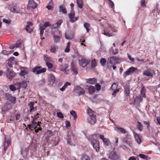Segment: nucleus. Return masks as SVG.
Listing matches in <instances>:
<instances>
[{"instance_id":"nucleus-43","label":"nucleus","mask_w":160,"mask_h":160,"mask_svg":"<svg viewBox=\"0 0 160 160\" xmlns=\"http://www.w3.org/2000/svg\"><path fill=\"white\" fill-rule=\"evenodd\" d=\"M93 137H99L100 138L103 140V142L104 141L105 139L106 138H105L104 137V136L103 135H100L98 134H95L92 135Z\"/></svg>"},{"instance_id":"nucleus-46","label":"nucleus","mask_w":160,"mask_h":160,"mask_svg":"<svg viewBox=\"0 0 160 160\" xmlns=\"http://www.w3.org/2000/svg\"><path fill=\"white\" fill-rule=\"evenodd\" d=\"M50 52L52 53H55L56 48L55 45H53L51 46Z\"/></svg>"},{"instance_id":"nucleus-1","label":"nucleus","mask_w":160,"mask_h":160,"mask_svg":"<svg viewBox=\"0 0 160 160\" xmlns=\"http://www.w3.org/2000/svg\"><path fill=\"white\" fill-rule=\"evenodd\" d=\"M93 137L92 135L90 136L87 138V139L93 146L94 149L97 152H98L99 150V143L98 141L93 139Z\"/></svg>"},{"instance_id":"nucleus-8","label":"nucleus","mask_w":160,"mask_h":160,"mask_svg":"<svg viewBox=\"0 0 160 160\" xmlns=\"http://www.w3.org/2000/svg\"><path fill=\"white\" fill-rule=\"evenodd\" d=\"M68 65L67 64H64V65L60 64L59 66L58 69L61 71L63 72L65 74H68L69 72V70L68 69Z\"/></svg>"},{"instance_id":"nucleus-52","label":"nucleus","mask_w":160,"mask_h":160,"mask_svg":"<svg viewBox=\"0 0 160 160\" xmlns=\"http://www.w3.org/2000/svg\"><path fill=\"white\" fill-rule=\"evenodd\" d=\"M120 147L125 150L127 152H129L130 151V149L129 148L125 145H122Z\"/></svg>"},{"instance_id":"nucleus-50","label":"nucleus","mask_w":160,"mask_h":160,"mask_svg":"<svg viewBox=\"0 0 160 160\" xmlns=\"http://www.w3.org/2000/svg\"><path fill=\"white\" fill-rule=\"evenodd\" d=\"M70 114L73 117L74 119L76 120L77 118V115L75 111L73 110L71 111L70 112Z\"/></svg>"},{"instance_id":"nucleus-12","label":"nucleus","mask_w":160,"mask_h":160,"mask_svg":"<svg viewBox=\"0 0 160 160\" xmlns=\"http://www.w3.org/2000/svg\"><path fill=\"white\" fill-rule=\"evenodd\" d=\"M74 91L79 95H83L85 93L84 90L79 86H77L75 87Z\"/></svg>"},{"instance_id":"nucleus-16","label":"nucleus","mask_w":160,"mask_h":160,"mask_svg":"<svg viewBox=\"0 0 160 160\" xmlns=\"http://www.w3.org/2000/svg\"><path fill=\"white\" fill-rule=\"evenodd\" d=\"M37 4L33 0H29L28 1V7L32 8H36Z\"/></svg>"},{"instance_id":"nucleus-45","label":"nucleus","mask_w":160,"mask_h":160,"mask_svg":"<svg viewBox=\"0 0 160 160\" xmlns=\"http://www.w3.org/2000/svg\"><path fill=\"white\" fill-rule=\"evenodd\" d=\"M34 103L33 102H30L28 104L29 106L30 107V112H31L34 109Z\"/></svg>"},{"instance_id":"nucleus-15","label":"nucleus","mask_w":160,"mask_h":160,"mask_svg":"<svg viewBox=\"0 0 160 160\" xmlns=\"http://www.w3.org/2000/svg\"><path fill=\"white\" fill-rule=\"evenodd\" d=\"M137 68L133 67H131L123 75V77L126 78L127 76L130 74L131 73L135 72Z\"/></svg>"},{"instance_id":"nucleus-10","label":"nucleus","mask_w":160,"mask_h":160,"mask_svg":"<svg viewBox=\"0 0 160 160\" xmlns=\"http://www.w3.org/2000/svg\"><path fill=\"white\" fill-rule=\"evenodd\" d=\"M71 68L72 74L73 75H77L78 74V68L76 66V65L74 61H72L71 64Z\"/></svg>"},{"instance_id":"nucleus-28","label":"nucleus","mask_w":160,"mask_h":160,"mask_svg":"<svg viewBox=\"0 0 160 160\" xmlns=\"http://www.w3.org/2000/svg\"><path fill=\"white\" fill-rule=\"evenodd\" d=\"M59 12H62L64 14L67 13V10L63 5L59 6Z\"/></svg>"},{"instance_id":"nucleus-49","label":"nucleus","mask_w":160,"mask_h":160,"mask_svg":"<svg viewBox=\"0 0 160 160\" xmlns=\"http://www.w3.org/2000/svg\"><path fill=\"white\" fill-rule=\"evenodd\" d=\"M15 86L13 85H10L9 88L11 91H14L16 90L17 87V86Z\"/></svg>"},{"instance_id":"nucleus-11","label":"nucleus","mask_w":160,"mask_h":160,"mask_svg":"<svg viewBox=\"0 0 160 160\" xmlns=\"http://www.w3.org/2000/svg\"><path fill=\"white\" fill-rule=\"evenodd\" d=\"M14 85L17 86V89H20L21 87L25 88L27 86V82L23 80L21 82H17L14 84Z\"/></svg>"},{"instance_id":"nucleus-38","label":"nucleus","mask_w":160,"mask_h":160,"mask_svg":"<svg viewBox=\"0 0 160 160\" xmlns=\"http://www.w3.org/2000/svg\"><path fill=\"white\" fill-rule=\"evenodd\" d=\"M77 3L78 5V7L81 8L83 6V1L82 0H77Z\"/></svg>"},{"instance_id":"nucleus-14","label":"nucleus","mask_w":160,"mask_h":160,"mask_svg":"<svg viewBox=\"0 0 160 160\" xmlns=\"http://www.w3.org/2000/svg\"><path fill=\"white\" fill-rule=\"evenodd\" d=\"M154 73V70L148 69L145 70L143 71V75L146 76L152 77L153 76V73Z\"/></svg>"},{"instance_id":"nucleus-19","label":"nucleus","mask_w":160,"mask_h":160,"mask_svg":"<svg viewBox=\"0 0 160 160\" xmlns=\"http://www.w3.org/2000/svg\"><path fill=\"white\" fill-rule=\"evenodd\" d=\"M86 81L87 83L91 84H94L97 82L96 79L95 78L86 79Z\"/></svg>"},{"instance_id":"nucleus-3","label":"nucleus","mask_w":160,"mask_h":160,"mask_svg":"<svg viewBox=\"0 0 160 160\" xmlns=\"http://www.w3.org/2000/svg\"><path fill=\"white\" fill-rule=\"evenodd\" d=\"M120 157V154L113 150L108 154V158L112 160H117Z\"/></svg>"},{"instance_id":"nucleus-34","label":"nucleus","mask_w":160,"mask_h":160,"mask_svg":"<svg viewBox=\"0 0 160 160\" xmlns=\"http://www.w3.org/2000/svg\"><path fill=\"white\" fill-rule=\"evenodd\" d=\"M141 96H142V98H145L146 97L145 90L144 87L143 86L141 88Z\"/></svg>"},{"instance_id":"nucleus-57","label":"nucleus","mask_w":160,"mask_h":160,"mask_svg":"<svg viewBox=\"0 0 160 160\" xmlns=\"http://www.w3.org/2000/svg\"><path fill=\"white\" fill-rule=\"evenodd\" d=\"M111 50L112 51V54H113L116 55L118 53V50L117 49H116L113 50L112 48H111L109 50V51H110Z\"/></svg>"},{"instance_id":"nucleus-55","label":"nucleus","mask_w":160,"mask_h":160,"mask_svg":"<svg viewBox=\"0 0 160 160\" xmlns=\"http://www.w3.org/2000/svg\"><path fill=\"white\" fill-rule=\"evenodd\" d=\"M87 112L89 116L91 115L92 114H94L93 113V112L90 108H88Z\"/></svg>"},{"instance_id":"nucleus-40","label":"nucleus","mask_w":160,"mask_h":160,"mask_svg":"<svg viewBox=\"0 0 160 160\" xmlns=\"http://www.w3.org/2000/svg\"><path fill=\"white\" fill-rule=\"evenodd\" d=\"M137 123V128L140 131H142L143 129V127L142 124L139 122H138Z\"/></svg>"},{"instance_id":"nucleus-58","label":"nucleus","mask_w":160,"mask_h":160,"mask_svg":"<svg viewBox=\"0 0 160 160\" xmlns=\"http://www.w3.org/2000/svg\"><path fill=\"white\" fill-rule=\"evenodd\" d=\"M65 37L66 39H67L71 40L73 38V35H71L70 36H69L66 33H65Z\"/></svg>"},{"instance_id":"nucleus-62","label":"nucleus","mask_w":160,"mask_h":160,"mask_svg":"<svg viewBox=\"0 0 160 160\" xmlns=\"http://www.w3.org/2000/svg\"><path fill=\"white\" fill-rule=\"evenodd\" d=\"M50 62H51L46 63L47 66L49 68H52L53 67L52 64Z\"/></svg>"},{"instance_id":"nucleus-61","label":"nucleus","mask_w":160,"mask_h":160,"mask_svg":"<svg viewBox=\"0 0 160 160\" xmlns=\"http://www.w3.org/2000/svg\"><path fill=\"white\" fill-rule=\"evenodd\" d=\"M2 53L5 55H8L10 54V52L9 51L3 50L2 51Z\"/></svg>"},{"instance_id":"nucleus-17","label":"nucleus","mask_w":160,"mask_h":160,"mask_svg":"<svg viewBox=\"0 0 160 160\" xmlns=\"http://www.w3.org/2000/svg\"><path fill=\"white\" fill-rule=\"evenodd\" d=\"M6 96L7 99L10 101L13 102V103H15L16 98L15 97L12 96L11 94L7 93L6 94Z\"/></svg>"},{"instance_id":"nucleus-24","label":"nucleus","mask_w":160,"mask_h":160,"mask_svg":"<svg viewBox=\"0 0 160 160\" xmlns=\"http://www.w3.org/2000/svg\"><path fill=\"white\" fill-rule=\"evenodd\" d=\"M52 33L54 42L56 43L59 42L61 38V37L60 36H57L54 33L53 34Z\"/></svg>"},{"instance_id":"nucleus-64","label":"nucleus","mask_w":160,"mask_h":160,"mask_svg":"<svg viewBox=\"0 0 160 160\" xmlns=\"http://www.w3.org/2000/svg\"><path fill=\"white\" fill-rule=\"evenodd\" d=\"M57 116L61 118H63V116L62 113L61 112H58L57 113Z\"/></svg>"},{"instance_id":"nucleus-54","label":"nucleus","mask_w":160,"mask_h":160,"mask_svg":"<svg viewBox=\"0 0 160 160\" xmlns=\"http://www.w3.org/2000/svg\"><path fill=\"white\" fill-rule=\"evenodd\" d=\"M100 62L102 66H104L106 62V60L105 58H103L101 59Z\"/></svg>"},{"instance_id":"nucleus-41","label":"nucleus","mask_w":160,"mask_h":160,"mask_svg":"<svg viewBox=\"0 0 160 160\" xmlns=\"http://www.w3.org/2000/svg\"><path fill=\"white\" fill-rule=\"evenodd\" d=\"M139 156L142 159H145V160H148L150 159L147 155H145L143 154H140L139 155Z\"/></svg>"},{"instance_id":"nucleus-18","label":"nucleus","mask_w":160,"mask_h":160,"mask_svg":"<svg viewBox=\"0 0 160 160\" xmlns=\"http://www.w3.org/2000/svg\"><path fill=\"white\" fill-rule=\"evenodd\" d=\"M62 22V20H58L55 24L52 25L51 28L52 29L58 28L59 27Z\"/></svg>"},{"instance_id":"nucleus-9","label":"nucleus","mask_w":160,"mask_h":160,"mask_svg":"<svg viewBox=\"0 0 160 160\" xmlns=\"http://www.w3.org/2000/svg\"><path fill=\"white\" fill-rule=\"evenodd\" d=\"M78 61L80 66L82 67H85L88 64V61L82 57H79Z\"/></svg>"},{"instance_id":"nucleus-33","label":"nucleus","mask_w":160,"mask_h":160,"mask_svg":"<svg viewBox=\"0 0 160 160\" xmlns=\"http://www.w3.org/2000/svg\"><path fill=\"white\" fill-rule=\"evenodd\" d=\"M11 12L15 13L19 12V10L16 8V6L12 7L10 8Z\"/></svg>"},{"instance_id":"nucleus-60","label":"nucleus","mask_w":160,"mask_h":160,"mask_svg":"<svg viewBox=\"0 0 160 160\" xmlns=\"http://www.w3.org/2000/svg\"><path fill=\"white\" fill-rule=\"evenodd\" d=\"M108 4L110 7L113 8L114 6V4L113 2L111 0H108Z\"/></svg>"},{"instance_id":"nucleus-63","label":"nucleus","mask_w":160,"mask_h":160,"mask_svg":"<svg viewBox=\"0 0 160 160\" xmlns=\"http://www.w3.org/2000/svg\"><path fill=\"white\" fill-rule=\"evenodd\" d=\"M95 87L97 91L100 90L101 88V86L98 83H97L95 85Z\"/></svg>"},{"instance_id":"nucleus-59","label":"nucleus","mask_w":160,"mask_h":160,"mask_svg":"<svg viewBox=\"0 0 160 160\" xmlns=\"http://www.w3.org/2000/svg\"><path fill=\"white\" fill-rule=\"evenodd\" d=\"M96 65V62L95 59L92 60L91 62V67L92 68H94Z\"/></svg>"},{"instance_id":"nucleus-35","label":"nucleus","mask_w":160,"mask_h":160,"mask_svg":"<svg viewBox=\"0 0 160 160\" xmlns=\"http://www.w3.org/2000/svg\"><path fill=\"white\" fill-rule=\"evenodd\" d=\"M44 58L45 61L46 63L51 62V58L48 56L47 55H44Z\"/></svg>"},{"instance_id":"nucleus-37","label":"nucleus","mask_w":160,"mask_h":160,"mask_svg":"<svg viewBox=\"0 0 160 160\" xmlns=\"http://www.w3.org/2000/svg\"><path fill=\"white\" fill-rule=\"evenodd\" d=\"M84 27L87 30V32H88L89 31V28H90V24L87 22H85L84 24Z\"/></svg>"},{"instance_id":"nucleus-21","label":"nucleus","mask_w":160,"mask_h":160,"mask_svg":"<svg viewBox=\"0 0 160 160\" xmlns=\"http://www.w3.org/2000/svg\"><path fill=\"white\" fill-rule=\"evenodd\" d=\"M115 129L117 131L122 134H125L127 133V132L126 130L124 128H120L117 126L115 127Z\"/></svg>"},{"instance_id":"nucleus-13","label":"nucleus","mask_w":160,"mask_h":160,"mask_svg":"<svg viewBox=\"0 0 160 160\" xmlns=\"http://www.w3.org/2000/svg\"><path fill=\"white\" fill-rule=\"evenodd\" d=\"M88 122L91 124H94L96 121V115L94 114H92L89 116L87 118Z\"/></svg>"},{"instance_id":"nucleus-26","label":"nucleus","mask_w":160,"mask_h":160,"mask_svg":"<svg viewBox=\"0 0 160 160\" xmlns=\"http://www.w3.org/2000/svg\"><path fill=\"white\" fill-rule=\"evenodd\" d=\"M88 91L89 93L92 94L95 91V89L94 86H90L88 88Z\"/></svg>"},{"instance_id":"nucleus-32","label":"nucleus","mask_w":160,"mask_h":160,"mask_svg":"<svg viewBox=\"0 0 160 160\" xmlns=\"http://www.w3.org/2000/svg\"><path fill=\"white\" fill-rule=\"evenodd\" d=\"M125 93L128 96H129L130 94V88L129 86L127 85L124 87Z\"/></svg>"},{"instance_id":"nucleus-51","label":"nucleus","mask_w":160,"mask_h":160,"mask_svg":"<svg viewBox=\"0 0 160 160\" xmlns=\"http://www.w3.org/2000/svg\"><path fill=\"white\" fill-rule=\"evenodd\" d=\"M113 92L112 93V95L113 97H116L117 93L119 92V89H116L113 90Z\"/></svg>"},{"instance_id":"nucleus-36","label":"nucleus","mask_w":160,"mask_h":160,"mask_svg":"<svg viewBox=\"0 0 160 160\" xmlns=\"http://www.w3.org/2000/svg\"><path fill=\"white\" fill-rule=\"evenodd\" d=\"M108 29H111V30L112 31V32L113 33L116 32H117V30L116 29V28L112 25H109V27L108 28Z\"/></svg>"},{"instance_id":"nucleus-5","label":"nucleus","mask_w":160,"mask_h":160,"mask_svg":"<svg viewBox=\"0 0 160 160\" xmlns=\"http://www.w3.org/2000/svg\"><path fill=\"white\" fill-rule=\"evenodd\" d=\"M75 136V135L72 131H69L68 132V134L66 137V140L68 144L72 145V140L74 139Z\"/></svg>"},{"instance_id":"nucleus-31","label":"nucleus","mask_w":160,"mask_h":160,"mask_svg":"<svg viewBox=\"0 0 160 160\" xmlns=\"http://www.w3.org/2000/svg\"><path fill=\"white\" fill-rule=\"evenodd\" d=\"M35 121L32 120V124L31 126L34 129H35L37 128V127L38 126H40V124H39V122H38V123L37 122H35Z\"/></svg>"},{"instance_id":"nucleus-7","label":"nucleus","mask_w":160,"mask_h":160,"mask_svg":"<svg viewBox=\"0 0 160 160\" xmlns=\"http://www.w3.org/2000/svg\"><path fill=\"white\" fill-rule=\"evenodd\" d=\"M6 75L7 78L10 80H11L15 77V74L12 70L7 68Z\"/></svg>"},{"instance_id":"nucleus-53","label":"nucleus","mask_w":160,"mask_h":160,"mask_svg":"<svg viewBox=\"0 0 160 160\" xmlns=\"http://www.w3.org/2000/svg\"><path fill=\"white\" fill-rule=\"evenodd\" d=\"M49 79L50 80L52 81V84H53L55 81L54 76L52 74L50 75Z\"/></svg>"},{"instance_id":"nucleus-48","label":"nucleus","mask_w":160,"mask_h":160,"mask_svg":"<svg viewBox=\"0 0 160 160\" xmlns=\"http://www.w3.org/2000/svg\"><path fill=\"white\" fill-rule=\"evenodd\" d=\"M11 108V106L10 104H6L4 106L3 109H4L5 111H7L9 110Z\"/></svg>"},{"instance_id":"nucleus-6","label":"nucleus","mask_w":160,"mask_h":160,"mask_svg":"<svg viewBox=\"0 0 160 160\" xmlns=\"http://www.w3.org/2000/svg\"><path fill=\"white\" fill-rule=\"evenodd\" d=\"M5 141L3 144L4 147V153L6 152L7 149L8 147L10 142V138L9 136H6L5 135Z\"/></svg>"},{"instance_id":"nucleus-30","label":"nucleus","mask_w":160,"mask_h":160,"mask_svg":"<svg viewBox=\"0 0 160 160\" xmlns=\"http://www.w3.org/2000/svg\"><path fill=\"white\" fill-rule=\"evenodd\" d=\"M29 73L28 70H22L21 71L19 75L21 77L24 76L25 75H28Z\"/></svg>"},{"instance_id":"nucleus-23","label":"nucleus","mask_w":160,"mask_h":160,"mask_svg":"<svg viewBox=\"0 0 160 160\" xmlns=\"http://www.w3.org/2000/svg\"><path fill=\"white\" fill-rule=\"evenodd\" d=\"M14 58L11 57L8 59V65L10 67H12V64L14 63L15 61L14 60Z\"/></svg>"},{"instance_id":"nucleus-42","label":"nucleus","mask_w":160,"mask_h":160,"mask_svg":"<svg viewBox=\"0 0 160 160\" xmlns=\"http://www.w3.org/2000/svg\"><path fill=\"white\" fill-rule=\"evenodd\" d=\"M102 33L104 35L108 36V37L112 36L114 35V33L113 32L111 33L110 31L108 32L104 31Z\"/></svg>"},{"instance_id":"nucleus-29","label":"nucleus","mask_w":160,"mask_h":160,"mask_svg":"<svg viewBox=\"0 0 160 160\" xmlns=\"http://www.w3.org/2000/svg\"><path fill=\"white\" fill-rule=\"evenodd\" d=\"M103 142L104 145L106 147L111 145V142L108 138H106V139H105Z\"/></svg>"},{"instance_id":"nucleus-25","label":"nucleus","mask_w":160,"mask_h":160,"mask_svg":"<svg viewBox=\"0 0 160 160\" xmlns=\"http://www.w3.org/2000/svg\"><path fill=\"white\" fill-rule=\"evenodd\" d=\"M142 96L137 97L134 99V102L136 103H139L142 101Z\"/></svg>"},{"instance_id":"nucleus-56","label":"nucleus","mask_w":160,"mask_h":160,"mask_svg":"<svg viewBox=\"0 0 160 160\" xmlns=\"http://www.w3.org/2000/svg\"><path fill=\"white\" fill-rule=\"evenodd\" d=\"M22 43L21 42L20 40H19L16 42L15 47L17 48L20 47V46L22 45Z\"/></svg>"},{"instance_id":"nucleus-4","label":"nucleus","mask_w":160,"mask_h":160,"mask_svg":"<svg viewBox=\"0 0 160 160\" xmlns=\"http://www.w3.org/2000/svg\"><path fill=\"white\" fill-rule=\"evenodd\" d=\"M121 62V60L116 57L112 56L108 58L107 63L111 64L116 65L119 63Z\"/></svg>"},{"instance_id":"nucleus-2","label":"nucleus","mask_w":160,"mask_h":160,"mask_svg":"<svg viewBox=\"0 0 160 160\" xmlns=\"http://www.w3.org/2000/svg\"><path fill=\"white\" fill-rule=\"evenodd\" d=\"M46 71V68H42L41 66H37L35 67L32 69V71L34 73L38 75L41 73L45 72Z\"/></svg>"},{"instance_id":"nucleus-39","label":"nucleus","mask_w":160,"mask_h":160,"mask_svg":"<svg viewBox=\"0 0 160 160\" xmlns=\"http://www.w3.org/2000/svg\"><path fill=\"white\" fill-rule=\"evenodd\" d=\"M75 15V12L73 10H72L71 12L68 14L69 17L70 19V21L74 18Z\"/></svg>"},{"instance_id":"nucleus-47","label":"nucleus","mask_w":160,"mask_h":160,"mask_svg":"<svg viewBox=\"0 0 160 160\" xmlns=\"http://www.w3.org/2000/svg\"><path fill=\"white\" fill-rule=\"evenodd\" d=\"M81 160H90V159L89 156L86 154H84L82 156Z\"/></svg>"},{"instance_id":"nucleus-44","label":"nucleus","mask_w":160,"mask_h":160,"mask_svg":"<svg viewBox=\"0 0 160 160\" xmlns=\"http://www.w3.org/2000/svg\"><path fill=\"white\" fill-rule=\"evenodd\" d=\"M70 42H68L67 43L66 48L64 50V51L65 52H68L70 51Z\"/></svg>"},{"instance_id":"nucleus-22","label":"nucleus","mask_w":160,"mask_h":160,"mask_svg":"<svg viewBox=\"0 0 160 160\" xmlns=\"http://www.w3.org/2000/svg\"><path fill=\"white\" fill-rule=\"evenodd\" d=\"M133 135L136 141L138 144H140L141 143L142 141L140 138L139 135L135 132H134Z\"/></svg>"},{"instance_id":"nucleus-27","label":"nucleus","mask_w":160,"mask_h":160,"mask_svg":"<svg viewBox=\"0 0 160 160\" xmlns=\"http://www.w3.org/2000/svg\"><path fill=\"white\" fill-rule=\"evenodd\" d=\"M118 83L117 82L113 83L111 88L110 89V91H113L115 89H117L118 87Z\"/></svg>"},{"instance_id":"nucleus-20","label":"nucleus","mask_w":160,"mask_h":160,"mask_svg":"<svg viewBox=\"0 0 160 160\" xmlns=\"http://www.w3.org/2000/svg\"><path fill=\"white\" fill-rule=\"evenodd\" d=\"M125 138H122V141L124 143H127L129 146L131 148H132V140L131 138L128 139L126 140Z\"/></svg>"}]
</instances>
